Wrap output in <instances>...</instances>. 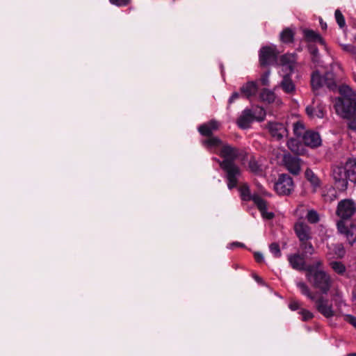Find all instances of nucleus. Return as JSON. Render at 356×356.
I'll return each mask as SVG.
<instances>
[{"mask_svg":"<svg viewBox=\"0 0 356 356\" xmlns=\"http://www.w3.org/2000/svg\"><path fill=\"white\" fill-rule=\"evenodd\" d=\"M340 97L335 99L334 108L338 115L349 120L348 128L356 131V92L348 86L339 88Z\"/></svg>","mask_w":356,"mask_h":356,"instance_id":"f257e3e1","label":"nucleus"},{"mask_svg":"<svg viewBox=\"0 0 356 356\" xmlns=\"http://www.w3.org/2000/svg\"><path fill=\"white\" fill-rule=\"evenodd\" d=\"M334 186L340 191H344L348 181L356 183V159H349L343 166H334L332 169Z\"/></svg>","mask_w":356,"mask_h":356,"instance_id":"f03ea898","label":"nucleus"},{"mask_svg":"<svg viewBox=\"0 0 356 356\" xmlns=\"http://www.w3.org/2000/svg\"><path fill=\"white\" fill-rule=\"evenodd\" d=\"M306 277L312 286L318 289L322 294H327L332 286V279L328 273L318 270L315 266L308 268Z\"/></svg>","mask_w":356,"mask_h":356,"instance_id":"7ed1b4c3","label":"nucleus"},{"mask_svg":"<svg viewBox=\"0 0 356 356\" xmlns=\"http://www.w3.org/2000/svg\"><path fill=\"white\" fill-rule=\"evenodd\" d=\"M334 76V74L330 72H327L324 75H321L318 70L313 72L311 76V86L316 95L318 94L317 91L324 86L330 90H335L337 85Z\"/></svg>","mask_w":356,"mask_h":356,"instance_id":"20e7f679","label":"nucleus"},{"mask_svg":"<svg viewBox=\"0 0 356 356\" xmlns=\"http://www.w3.org/2000/svg\"><path fill=\"white\" fill-rule=\"evenodd\" d=\"M220 168L225 172L227 188L232 190L238 184V177L241 175V170L236 163H232L228 161H218Z\"/></svg>","mask_w":356,"mask_h":356,"instance_id":"39448f33","label":"nucleus"},{"mask_svg":"<svg viewBox=\"0 0 356 356\" xmlns=\"http://www.w3.org/2000/svg\"><path fill=\"white\" fill-rule=\"evenodd\" d=\"M356 212V204L351 199H344L339 202L336 214L340 220L348 221Z\"/></svg>","mask_w":356,"mask_h":356,"instance_id":"423d86ee","label":"nucleus"},{"mask_svg":"<svg viewBox=\"0 0 356 356\" xmlns=\"http://www.w3.org/2000/svg\"><path fill=\"white\" fill-rule=\"evenodd\" d=\"M266 112L263 108H261L260 113L258 117H255L254 114L249 108H245L243 111L241 115L237 119V125L242 129H248L251 123L254 120L261 122L264 120Z\"/></svg>","mask_w":356,"mask_h":356,"instance_id":"0eeeda50","label":"nucleus"},{"mask_svg":"<svg viewBox=\"0 0 356 356\" xmlns=\"http://www.w3.org/2000/svg\"><path fill=\"white\" fill-rule=\"evenodd\" d=\"M278 51L275 47L264 46L259 50V60L261 67L273 65L277 63Z\"/></svg>","mask_w":356,"mask_h":356,"instance_id":"6e6552de","label":"nucleus"},{"mask_svg":"<svg viewBox=\"0 0 356 356\" xmlns=\"http://www.w3.org/2000/svg\"><path fill=\"white\" fill-rule=\"evenodd\" d=\"M274 187L279 195H288L293 191L294 184L293 179L287 174H281L279 175Z\"/></svg>","mask_w":356,"mask_h":356,"instance_id":"1a4fd4ad","label":"nucleus"},{"mask_svg":"<svg viewBox=\"0 0 356 356\" xmlns=\"http://www.w3.org/2000/svg\"><path fill=\"white\" fill-rule=\"evenodd\" d=\"M270 136L276 140H281L288 136V129L284 123L269 121L265 125Z\"/></svg>","mask_w":356,"mask_h":356,"instance_id":"9d476101","label":"nucleus"},{"mask_svg":"<svg viewBox=\"0 0 356 356\" xmlns=\"http://www.w3.org/2000/svg\"><path fill=\"white\" fill-rule=\"evenodd\" d=\"M337 229L344 234L350 245L356 241V224L348 221L339 220L337 223Z\"/></svg>","mask_w":356,"mask_h":356,"instance_id":"9b49d317","label":"nucleus"},{"mask_svg":"<svg viewBox=\"0 0 356 356\" xmlns=\"http://www.w3.org/2000/svg\"><path fill=\"white\" fill-rule=\"evenodd\" d=\"M306 256L301 253H294L288 255V261L291 267L298 271H305L308 273V268L314 265H307L306 263Z\"/></svg>","mask_w":356,"mask_h":356,"instance_id":"f8f14e48","label":"nucleus"},{"mask_svg":"<svg viewBox=\"0 0 356 356\" xmlns=\"http://www.w3.org/2000/svg\"><path fill=\"white\" fill-rule=\"evenodd\" d=\"M314 301L316 310L324 317L330 318L334 316L335 313L333 310L332 305L330 303L328 299L321 296Z\"/></svg>","mask_w":356,"mask_h":356,"instance_id":"ddd939ff","label":"nucleus"},{"mask_svg":"<svg viewBox=\"0 0 356 356\" xmlns=\"http://www.w3.org/2000/svg\"><path fill=\"white\" fill-rule=\"evenodd\" d=\"M305 111L310 118H323L326 114L325 104L318 99H314L311 105L306 107Z\"/></svg>","mask_w":356,"mask_h":356,"instance_id":"4468645a","label":"nucleus"},{"mask_svg":"<svg viewBox=\"0 0 356 356\" xmlns=\"http://www.w3.org/2000/svg\"><path fill=\"white\" fill-rule=\"evenodd\" d=\"M302 142L305 146L315 148L321 145V139L318 132L307 130L303 134Z\"/></svg>","mask_w":356,"mask_h":356,"instance_id":"2eb2a0df","label":"nucleus"},{"mask_svg":"<svg viewBox=\"0 0 356 356\" xmlns=\"http://www.w3.org/2000/svg\"><path fill=\"white\" fill-rule=\"evenodd\" d=\"M220 156L223 158L222 161H228L232 163H235V160L239 156V149L226 144L221 147Z\"/></svg>","mask_w":356,"mask_h":356,"instance_id":"dca6fc26","label":"nucleus"},{"mask_svg":"<svg viewBox=\"0 0 356 356\" xmlns=\"http://www.w3.org/2000/svg\"><path fill=\"white\" fill-rule=\"evenodd\" d=\"M283 161L286 168L293 175H298L300 171V159L297 156L285 155Z\"/></svg>","mask_w":356,"mask_h":356,"instance_id":"f3484780","label":"nucleus"},{"mask_svg":"<svg viewBox=\"0 0 356 356\" xmlns=\"http://www.w3.org/2000/svg\"><path fill=\"white\" fill-rule=\"evenodd\" d=\"M294 231L300 241L312 238L311 227L305 222H296L294 225Z\"/></svg>","mask_w":356,"mask_h":356,"instance_id":"a211bd4d","label":"nucleus"},{"mask_svg":"<svg viewBox=\"0 0 356 356\" xmlns=\"http://www.w3.org/2000/svg\"><path fill=\"white\" fill-rule=\"evenodd\" d=\"M218 126L219 124L217 121L211 120L207 123L200 125L198 131L203 136L210 137L213 136V131L218 129Z\"/></svg>","mask_w":356,"mask_h":356,"instance_id":"6ab92c4d","label":"nucleus"},{"mask_svg":"<svg viewBox=\"0 0 356 356\" xmlns=\"http://www.w3.org/2000/svg\"><path fill=\"white\" fill-rule=\"evenodd\" d=\"M241 96L250 99L258 92V85L254 81H248L240 88Z\"/></svg>","mask_w":356,"mask_h":356,"instance_id":"aec40b11","label":"nucleus"},{"mask_svg":"<svg viewBox=\"0 0 356 356\" xmlns=\"http://www.w3.org/2000/svg\"><path fill=\"white\" fill-rule=\"evenodd\" d=\"M304 38L308 42H318L321 45H325V40L318 33L311 29H305L303 31Z\"/></svg>","mask_w":356,"mask_h":356,"instance_id":"412c9836","label":"nucleus"},{"mask_svg":"<svg viewBox=\"0 0 356 356\" xmlns=\"http://www.w3.org/2000/svg\"><path fill=\"white\" fill-rule=\"evenodd\" d=\"M286 145L296 154L302 155L305 152L304 145L296 138H290L287 141Z\"/></svg>","mask_w":356,"mask_h":356,"instance_id":"4be33fe9","label":"nucleus"},{"mask_svg":"<svg viewBox=\"0 0 356 356\" xmlns=\"http://www.w3.org/2000/svg\"><path fill=\"white\" fill-rule=\"evenodd\" d=\"M280 87L282 90L287 94H291L295 91L296 86L292 81L290 74H287L283 76L282 80L280 82Z\"/></svg>","mask_w":356,"mask_h":356,"instance_id":"5701e85b","label":"nucleus"},{"mask_svg":"<svg viewBox=\"0 0 356 356\" xmlns=\"http://www.w3.org/2000/svg\"><path fill=\"white\" fill-rule=\"evenodd\" d=\"M261 102L266 104H272L275 100V94L273 90L267 88L261 90L259 95Z\"/></svg>","mask_w":356,"mask_h":356,"instance_id":"b1692460","label":"nucleus"},{"mask_svg":"<svg viewBox=\"0 0 356 356\" xmlns=\"http://www.w3.org/2000/svg\"><path fill=\"white\" fill-rule=\"evenodd\" d=\"M305 176L307 180L309 181L311 185L313 186L314 191H316V188H319L321 186V181L319 178L309 168H307L305 170Z\"/></svg>","mask_w":356,"mask_h":356,"instance_id":"393cba45","label":"nucleus"},{"mask_svg":"<svg viewBox=\"0 0 356 356\" xmlns=\"http://www.w3.org/2000/svg\"><path fill=\"white\" fill-rule=\"evenodd\" d=\"M310 240L311 239H307V241H300V248L302 251L301 254L306 257H307V255H312L315 252L314 248Z\"/></svg>","mask_w":356,"mask_h":356,"instance_id":"a878e982","label":"nucleus"},{"mask_svg":"<svg viewBox=\"0 0 356 356\" xmlns=\"http://www.w3.org/2000/svg\"><path fill=\"white\" fill-rule=\"evenodd\" d=\"M295 33L290 28H285L280 33V40L282 42L288 44L292 43L294 41Z\"/></svg>","mask_w":356,"mask_h":356,"instance_id":"bb28decb","label":"nucleus"},{"mask_svg":"<svg viewBox=\"0 0 356 356\" xmlns=\"http://www.w3.org/2000/svg\"><path fill=\"white\" fill-rule=\"evenodd\" d=\"M297 287L299 289L302 295L307 296L309 299L314 301L316 296L309 288V286L303 282H298L296 283Z\"/></svg>","mask_w":356,"mask_h":356,"instance_id":"cd10ccee","label":"nucleus"},{"mask_svg":"<svg viewBox=\"0 0 356 356\" xmlns=\"http://www.w3.org/2000/svg\"><path fill=\"white\" fill-rule=\"evenodd\" d=\"M202 144L207 148L217 147L222 145V140L218 137L212 136L203 140Z\"/></svg>","mask_w":356,"mask_h":356,"instance_id":"c85d7f7f","label":"nucleus"},{"mask_svg":"<svg viewBox=\"0 0 356 356\" xmlns=\"http://www.w3.org/2000/svg\"><path fill=\"white\" fill-rule=\"evenodd\" d=\"M252 200L257 206V209L260 212L268 209L267 202L264 198L258 195H254L252 197Z\"/></svg>","mask_w":356,"mask_h":356,"instance_id":"c756f323","label":"nucleus"},{"mask_svg":"<svg viewBox=\"0 0 356 356\" xmlns=\"http://www.w3.org/2000/svg\"><path fill=\"white\" fill-rule=\"evenodd\" d=\"M241 199L244 201L252 200V196H251L250 191L248 185L247 184H242L238 188Z\"/></svg>","mask_w":356,"mask_h":356,"instance_id":"7c9ffc66","label":"nucleus"},{"mask_svg":"<svg viewBox=\"0 0 356 356\" xmlns=\"http://www.w3.org/2000/svg\"><path fill=\"white\" fill-rule=\"evenodd\" d=\"M308 50L312 56V61L314 63H318L319 62V51L318 47L315 44H309Z\"/></svg>","mask_w":356,"mask_h":356,"instance_id":"2f4dec72","label":"nucleus"},{"mask_svg":"<svg viewBox=\"0 0 356 356\" xmlns=\"http://www.w3.org/2000/svg\"><path fill=\"white\" fill-rule=\"evenodd\" d=\"M306 219L311 224H316L319 222L320 217L316 211L314 209L308 210L306 215Z\"/></svg>","mask_w":356,"mask_h":356,"instance_id":"473e14b6","label":"nucleus"},{"mask_svg":"<svg viewBox=\"0 0 356 356\" xmlns=\"http://www.w3.org/2000/svg\"><path fill=\"white\" fill-rule=\"evenodd\" d=\"M332 268L339 275H343L346 271L345 266L340 261H332L331 263Z\"/></svg>","mask_w":356,"mask_h":356,"instance_id":"72a5a7b5","label":"nucleus"},{"mask_svg":"<svg viewBox=\"0 0 356 356\" xmlns=\"http://www.w3.org/2000/svg\"><path fill=\"white\" fill-rule=\"evenodd\" d=\"M248 167L251 172L254 173H259L262 171L260 165L254 159H251L248 163Z\"/></svg>","mask_w":356,"mask_h":356,"instance_id":"f704fd0d","label":"nucleus"},{"mask_svg":"<svg viewBox=\"0 0 356 356\" xmlns=\"http://www.w3.org/2000/svg\"><path fill=\"white\" fill-rule=\"evenodd\" d=\"M270 252L273 254L274 257L280 258L282 256L280 245L277 243H272L269 245Z\"/></svg>","mask_w":356,"mask_h":356,"instance_id":"c9c22d12","label":"nucleus"},{"mask_svg":"<svg viewBox=\"0 0 356 356\" xmlns=\"http://www.w3.org/2000/svg\"><path fill=\"white\" fill-rule=\"evenodd\" d=\"M334 16L336 22L339 26V27L343 28L346 25V21L343 14L339 9L335 10Z\"/></svg>","mask_w":356,"mask_h":356,"instance_id":"e433bc0d","label":"nucleus"},{"mask_svg":"<svg viewBox=\"0 0 356 356\" xmlns=\"http://www.w3.org/2000/svg\"><path fill=\"white\" fill-rule=\"evenodd\" d=\"M305 127L300 122H296L293 125V132L297 137L302 136L305 133Z\"/></svg>","mask_w":356,"mask_h":356,"instance_id":"4c0bfd02","label":"nucleus"},{"mask_svg":"<svg viewBox=\"0 0 356 356\" xmlns=\"http://www.w3.org/2000/svg\"><path fill=\"white\" fill-rule=\"evenodd\" d=\"M280 61L282 65H287L290 72L293 71V64L291 62L290 58L286 55H283L281 56Z\"/></svg>","mask_w":356,"mask_h":356,"instance_id":"58836bf2","label":"nucleus"},{"mask_svg":"<svg viewBox=\"0 0 356 356\" xmlns=\"http://www.w3.org/2000/svg\"><path fill=\"white\" fill-rule=\"evenodd\" d=\"M299 313L303 321H307L314 317V314L311 312L305 309H302Z\"/></svg>","mask_w":356,"mask_h":356,"instance_id":"ea45409f","label":"nucleus"},{"mask_svg":"<svg viewBox=\"0 0 356 356\" xmlns=\"http://www.w3.org/2000/svg\"><path fill=\"white\" fill-rule=\"evenodd\" d=\"M269 75H270V71L267 70L266 72H264L259 79V81L261 82V84L264 86H269Z\"/></svg>","mask_w":356,"mask_h":356,"instance_id":"a19ab883","label":"nucleus"},{"mask_svg":"<svg viewBox=\"0 0 356 356\" xmlns=\"http://www.w3.org/2000/svg\"><path fill=\"white\" fill-rule=\"evenodd\" d=\"M341 49L352 55H356V47L353 44H341Z\"/></svg>","mask_w":356,"mask_h":356,"instance_id":"79ce46f5","label":"nucleus"},{"mask_svg":"<svg viewBox=\"0 0 356 356\" xmlns=\"http://www.w3.org/2000/svg\"><path fill=\"white\" fill-rule=\"evenodd\" d=\"M110 3L118 7L126 6L129 3L130 0H109Z\"/></svg>","mask_w":356,"mask_h":356,"instance_id":"37998d69","label":"nucleus"},{"mask_svg":"<svg viewBox=\"0 0 356 356\" xmlns=\"http://www.w3.org/2000/svg\"><path fill=\"white\" fill-rule=\"evenodd\" d=\"M344 320L356 329V317L351 314L344 315Z\"/></svg>","mask_w":356,"mask_h":356,"instance_id":"c03bdc74","label":"nucleus"},{"mask_svg":"<svg viewBox=\"0 0 356 356\" xmlns=\"http://www.w3.org/2000/svg\"><path fill=\"white\" fill-rule=\"evenodd\" d=\"M289 307L292 310V311H296L298 310V309H300V304L298 301L297 300H292L290 301L289 302Z\"/></svg>","mask_w":356,"mask_h":356,"instance_id":"a18cd8bd","label":"nucleus"},{"mask_svg":"<svg viewBox=\"0 0 356 356\" xmlns=\"http://www.w3.org/2000/svg\"><path fill=\"white\" fill-rule=\"evenodd\" d=\"M261 214L264 218L271 220L275 217V214L273 212L267 211V209L261 212Z\"/></svg>","mask_w":356,"mask_h":356,"instance_id":"49530a36","label":"nucleus"},{"mask_svg":"<svg viewBox=\"0 0 356 356\" xmlns=\"http://www.w3.org/2000/svg\"><path fill=\"white\" fill-rule=\"evenodd\" d=\"M241 95V93L240 94L238 92H234L231 97H229V100H228V103L229 104L234 103L236 100H237L240 96Z\"/></svg>","mask_w":356,"mask_h":356,"instance_id":"de8ad7c7","label":"nucleus"},{"mask_svg":"<svg viewBox=\"0 0 356 356\" xmlns=\"http://www.w3.org/2000/svg\"><path fill=\"white\" fill-rule=\"evenodd\" d=\"M254 257L255 261L257 263H261L264 261V256H263L262 253H261L259 252H254Z\"/></svg>","mask_w":356,"mask_h":356,"instance_id":"09e8293b","label":"nucleus"},{"mask_svg":"<svg viewBox=\"0 0 356 356\" xmlns=\"http://www.w3.org/2000/svg\"><path fill=\"white\" fill-rule=\"evenodd\" d=\"M230 246H231V248H234V247L245 248V244L240 243V242H233L232 243H231Z\"/></svg>","mask_w":356,"mask_h":356,"instance_id":"8fccbe9b","label":"nucleus"},{"mask_svg":"<svg viewBox=\"0 0 356 356\" xmlns=\"http://www.w3.org/2000/svg\"><path fill=\"white\" fill-rule=\"evenodd\" d=\"M338 252H339L337 254H338V255L339 257H343V254L345 253V251H344V249H343V248L342 247L341 245H338Z\"/></svg>","mask_w":356,"mask_h":356,"instance_id":"3c124183","label":"nucleus"},{"mask_svg":"<svg viewBox=\"0 0 356 356\" xmlns=\"http://www.w3.org/2000/svg\"><path fill=\"white\" fill-rule=\"evenodd\" d=\"M320 26L323 30L327 29V24L326 22H323L322 19H320Z\"/></svg>","mask_w":356,"mask_h":356,"instance_id":"603ef678","label":"nucleus"},{"mask_svg":"<svg viewBox=\"0 0 356 356\" xmlns=\"http://www.w3.org/2000/svg\"><path fill=\"white\" fill-rule=\"evenodd\" d=\"M254 278L258 283H261L263 282L262 278L257 275H254Z\"/></svg>","mask_w":356,"mask_h":356,"instance_id":"864d4df0","label":"nucleus"},{"mask_svg":"<svg viewBox=\"0 0 356 356\" xmlns=\"http://www.w3.org/2000/svg\"><path fill=\"white\" fill-rule=\"evenodd\" d=\"M353 80H354V81H355V83H356V74H355V73H353Z\"/></svg>","mask_w":356,"mask_h":356,"instance_id":"5fc2aeb1","label":"nucleus"},{"mask_svg":"<svg viewBox=\"0 0 356 356\" xmlns=\"http://www.w3.org/2000/svg\"><path fill=\"white\" fill-rule=\"evenodd\" d=\"M347 356H356V353H350Z\"/></svg>","mask_w":356,"mask_h":356,"instance_id":"6e6d98bb","label":"nucleus"},{"mask_svg":"<svg viewBox=\"0 0 356 356\" xmlns=\"http://www.w3.org/2000/svg\"><path fill=\"white\" fill-rule=\"evenodd\" d=\"M354 298L356 300V290L353 292Z\"/></svg>","mask_w":356,"mask_h":356,"instance_id":"4d7b16f0","label":"nucleus"}]
</instances>
